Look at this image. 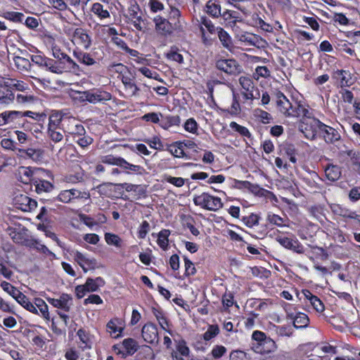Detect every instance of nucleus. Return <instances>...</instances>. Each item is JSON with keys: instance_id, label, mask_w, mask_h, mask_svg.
I'll return each instance as SVG.
<instances>
[{"instance_id": "nucleus-1", "label": "nucleus", "mask_w": 360, "mask_h": 360, "mask_svg": "<svg viewBox=\"0 0 360 360\" xmlns=\"http://www.w3.org/2000/svg\"><path fill=\"white\" fill-rule=\"evenodd\" d=\"M271 97L275 100L277 110L285 117L309 118L311 117L309 105L304 102L290 101L283 92L278 90L274 91Z\"/></svg>"}, {"instance_id": "nucleus-2", "label": "nucleus", "mask_w": 360, "mask_h": 360, "mask_svg": "<svg viewBox=\"0 0 360 360\" xmlns=\"http://www.w3.org/2000/svg\"><path fill=\"white\" fill-rule=\"evenodd\" d=\"M199 36L202 44L210 47L217 40V35L219 26H215L212 21L207 16L202 15L198 20Z\"/></svg>"}, {"instance_id": "nucleus-3", "label": "nucleus", "mask_w": 360, "mask_h": 360, "mask_svg": "<svg viewBox=\"0 0 360 360\" xmlns=\"http://www.w3.org/2000/svg\"><path fill=\"white\" fill-rule=\"evenodd\" d=\"M239 84L241 86L240 94L243 103L251 105L254 100L259 98V91L252 79L249 77L242 76L239 78Z\"/></svg>"}, {"instance_id": "nucleus-4", "label": "nucleus", "mask_w": 360, "mask_h": 360, "mask_svg": "<svg viewBox=\"0 0 360 360\" xmlns=\"http://www.w3.org/2000/svg\"><path fill=\"white\" fill-rule=\"evenodd\" d=\"M193 203L202 209L209 211H217L223 207V202L219 197L214 196L203 192L193 197Z\"/></svg>"}, {"instance_id": "nucleus-5", "label": "nucleus", "mask_w": 360, "mask_h": 360, "mask_svg": "<svg viewBox=\"0 0 360 360\" xmlns=\"http://www.w3.org/2000/svg\"><path fill=\"white\" fill-rule=\"evenodd\" d=\"M153 22L156 32L160 35L165 37L171 36L175 31L181 32L183 30V26L181 25L179 22H172L161 15L155 16Z\"/></svg>"}, {"instance_id": "nucleus-6", "label": "nucleus", "mask_w": 360, "mask_h": 360, "mask_svg": "<svg viewBox=\"0 0 360 360\" xmlns=\"http://www.w3.org/2000/svg\"><path fill=\"white\" fill-rule=\"evenodd\" d=\"M30 58L33 63L51 72L58 75L63 72V68L57 60L46 57L42 52L39 51L37 54L32 55Z\"/></svg>"}, {"instance_id": "nucleus-7", "label": "nucleus", "mask_w": 360, "mask_h": 360, "mask_svg": "<svg viewBox=\"0 0 360 360\" xmlns=\"http://www.w3.org/2000/svg\"><path fill=\"white\" fill-rule=\"evenodd\" d=\"M72 56L79 65L90 67L99 64L100 58L96 56L95 53L84 51L83 49L78 46L74 48Z\"/></svg>"}, {"instance_id": "nucleus-8", "label": "nucleus", "mask_w": 360, "mask_h": 360, "mask_svg": "<svg viewBox=\"0 0 360 360\" xmlns=\"http://www.w3.org/2000/svg\"><path fill=\"white\" fill-rule=\"evenodd\" d=\"M90 198L89 191H79L77 188H71L61 191L56 197V200L63 203H71L78 200H88Z\"/></svg>"}, {"instance_id": "nucleus-9", "label": "nucleus", "mask_w": 360, "mask_h": 360, "mask_svg": "<svg viewBox=\"0 0 360 360\" xmlns=\"http://www.w3.org/2000/svg\"><path fill=\"white\" fill-rule=\"evenodd\" d=\"M32 113L39 115L38 117L34 115L25 116L22 122L27 124V127H22L25 130L33 131L34 132H41L45 129L44 124L47 119V115L45 112H36L32 111Z\"/></svg>"}, {"instance_id": "nucleus-10", "label": "nucleus", "mask_w": 360, "mask_h": 360, "mask_svg": "<svg viewBox=\"0 0 360 360\" xmlns=\"http://www.w3.org/2000/svg\"><path fill=\"white\" fill-rule=\"evenodd\" d=\"M71 41L75 47L78 46L84 50H88L92 44V39L89 34V31L82 27H77L75 29L72 35Z\"/></svg>"}, {"instance_id": "nucleus-11", "label": "nucleus", "mask_w": 360, "mask_h": 360, "mask_svg": "<svg viewBox=\"0 0 360 360\" xmlns=\"http://www.w3.org/2000/svg\"><path fill=\"white\" fill-rule=\"evenodd\" d=\"M138 349V342L131 338H126L123 340L121 344H116L112 346L114 352L120 355L123 359H125L127 356L133 355Z\"/></svg>"}, {"instance_id": "nucleus-12", "label": "nucleus", "mask_w": 360, "mask_h": 360, "mask_svg": "<svg viewBox=\"0 0 360 360\" xmlns=\"http://www.w3.org/2000/svg\"><path fill=\"white\" fill-rule=\"evenodd\" d=\"M276 240L283 248L288 250H290L292 252L300 255L304 253V247L299 241V240L293 235L290 237L286 236L285 235H279L276 236Z\"/></svg>"}, {"instance_id": "nucleus-13", "label": "nucleus", "mask_w": 360, "mask_h": 360, "mask_svg": "<svg viewBox=\"0 0 360 360\" xmlns=\"http://www.w3.org/2000/svg\"><path fill=\"white\" fill-rule=\"evenodd\" d=\"M216 68L229 75H238L243 72L242 66L234 59H219L216 61Z\"/></svg>"}, {"instance_id": "nucleus-14", "label": "nucleus", "mask_w": 360, "mask_h": 360, "mask_svg": "<svg viewBox=\"0 0 360 360\" xmlns=\"http://www.w3.org/2000/svg\"><path fill=\"white\" fill-rule=\"evenodd\" d=\"M321 122L316 118L300 124V128L304 136L310 140L315 139L319 134Z\"/></svg>"}, {"instance_id": "nucleus-15", "label": "nucleus", "mask_w": 360, "mask_h": 360, "mask_svg": "<svg viewBox=\"0 0 360 360\" xmlns=\"http://www.w3.org/2000/svg\"><path fill=\"white\" fill-rule=\"evenodd\" d=\"M124 85V90L126 93L124 98H131L139 95L140 88L135 82V76L131 72L122 77L120 79Z\"/></svg>"}, {"instance_id": "nucleus-16", "label": "nucleus", "mask_w": 360, "mask_h": 360, "mask_svg": "<svg viewBox=\"0 0 360 360\" xmlns=\"http://www.w3.org/2000/svg\"><path fill=\"white\" fill-rule=\"evenodd\" d=\"M238 37L239 41L247 46H255L258 49H264L267 45V42L265 39L253 33L245 32L238 34Z\"/></svg>"}, {"instance_id": "nucleus-17", "label": "nucleus", "mask_w": 360, "mask_h": 360, "mask_svg": "<svg viewBox=\"0 0 360 360\" xmlns=\"http://www.w3.org/2000/svg\"><path fill=\"white\" fill-rule=\"evenodd\" d=\"M6 120H8V124H18L21 127H27V124L23 121L25 116H29L30 115H34L37 117L39 115L34 114L30 110L18 111V110H8L5 111Z\"/></svg>"}, {"instance_id": "nucleus-18", "label": "nucleus", "mask_w": 360, "mask_h": 360, "mask_svg": "<svg viewBox=\"0 0 360 360\" xmlns=\"http://www.w3.org/2000/svg\"><path fill=\"white\" fill-rule=\"evenodd\" d=\"M72 255L75 261L82 267L84 272L96 268L97 262L96 259L89 258L78 250L73 251Z\"/></svg>"}, {"instance_id": "nucleus-19", "label": "nucleus", "mask_w": 360, "mask_h": 360, "mask_svg": "<svg viewBox=\"0 0 360 360\" xmlns=\"http://www.w3.org/2000/svg\"><path fill=\"white\" fill-rule=\"evenodd\" d=\"M124 329V321L118 317L111 319L106 324V331L113 338H119L122 336Z\"/></svg>"}, {"instance_id": "nucleus-20", "label": "nucleus", "mask_w": 360, "mask_h": 360, "mask_svg": "<svg viewBox=\"0 0 360 360\" xmlns=\"http://www.w3.org/2000/svg\"><path fill=\"white\" fill-rule=\"evenodd\" d=\"M89 98V103H104L106 101L111 100L112 94L101 88H94L89 90L87 94Z\"/></svg>"}, {"instance_id": "nucleus-21", "label": "nucleus", "mask_w": 360, "mask_h": 360, "mask_svg": "<svg viewBox=\"0 0 360 360\" xmlns=\"http://www.w3.org/2000/svg\"><path fill=\"white\" fill-rule=\"evenodd\" d=\"M63 131L69 134L73 139L74 136H82V133L85 132V129L75 118L68 117L66 120L65 126H63Z\"/></svg>"}, {"instance_id": "nucleus-22", "label": "nucleus", "mask_w": 360, "mask_h": 360, "mask_svg": "<svg viewBox=\"0 0 360 360\" xmlns=\"http://www.w3.org/2000/svg\"><path fill=\"white\" fill-rule=\"evenodd\" d=\"M119 188L125 189L127 192H131L132 198L134 200H140L145 198L147 195L146 189L143 186L140 184H132L129 183L117 184Z\"/></svg>"}, {"instance_id": "nucleus-23", "label": "nucleus", "mask_w": 360, "mask_h": 360, "mask_svg": "<svg viewBox=\"0 0 360 360\" xmlns=\"http://www.w3.org/2000/svg\"><path fill=\"white\" fill-rule=\"evenodd\" d=\"M141 335L148 343L155 344L158 343V331L155 324L153 323H146L141 330Z\"/></svg>"}, {"instance_id": "nucleus-24", "label": "nucleus", "mask_w": 360, "mask_h": 360, "mask_svg": "<svg viewBox=\"0 0 360 360\" xmlns=\"http://www.w3.org/2000/svg\"><path fill=\"white\" fill-rule=\"evenodd\" d=\"M14 200L17 207L23 212H31L37 206L35 200L24 194L16 195Z\"/></svg>"}, {"instance_id": "nucleus-25", "label": "nucleus", "mask_w": 360, "mask_h": 360, "mask_svg": "<svg viewBox=\"0 0 360 360\" xmlns=\"http://www.w3.org/2000/svg\"><path fill=\"white\" fill-rule=\"evenodd\" d=\"M324 141L328 143H333L340 139L339 132L332 127L326 125L321 122L319 134Z\"/></svg>"}, {"instance_id": "nucleus-26", "label": "nucleus", "mask_w": 360, "mask_h": 360, "mask_svg": "<svg viewBox=\"0 0 360 360\" xmlns=\"http://www.w3.org/2000/svg\"><path fill=\"white\" fill-rule=\"evenodd\" d=\"M52 51L53 57L59 60H65L73 72H78L81 71V68L76 61L66 53L62 51L60 49L54 47L53 48Z\"/></svg>"}, {"instance_id": "nucleus-27", "label": "nucleus", "mask_w": 360, "mask_h": 360, "mask_svg": "<svg viewBox=\"0 0 360 360\" xmlns=\"http://www.w3.org/2000/svg\"><path fill=\"white\" fill-rule=\"evenodd\" d=\"M252 339L256 341L259 345H268L269 349L264 352L269 353L274 351L276 348V342L269 337H266L265 333L260 330H255L252 334Z\"/></svg>"}, {"instance_id": "nucleus-28", "label": "nucleus", "mask_w": 360, "mask_h": 360, "mask_svg": "<svg viewBox=\"0 0 360 360\" xmlns=\"http://www.w3.org/2000/svg\"><path fill=\"white\" fill-rule=\"evenodd\" d=\"M181 123V118L179 115H165L161 113L159 127L163 129L168 130L172 127H179Z\"/></svg>"}, {"instance_id": "nucleus-29", "label": "nucleus", "mask_w": 360, "mask_h": 360, "mask_svg": "<svg viewBox=\"0 0 360 360\" xmlns=\"http://www.w3.org/2000/svg\"><path fill=\"white\" fill-rule=\"evenodd\" d=\"M18 152L22 157L31 159L34 162L41 161L44 155V151L41 148H19Z\"/></svg>"}, {"instance_id": "nucleus-30", "label": "nucleus", "mask_w": 360, "mask_h": 360, "mask_svg": "<svg viewBox=\"0 0 360 360\" xmlns=\"http://www.w3.org/2000/svg\"><path fill=\"white\" fill-rule=\"evenodd\" d=\"M292 321L293 327L297 329H304L308 327L310 320L309 316L302 312H295L289 315Z\"/></svg>"}, {"instance_id": "nucleus-31", "label": "nucleus", "mask_w": 360, "mask_h": 360, "mask_svg": "<svg viewBox=\"0 0 360 360\" xmlns=\"http://www.w3.org/2000/svg\"><path fill=\"white\" fill-rule=\"evenodd\" d=\"M184 142L181 141H175L169 145L168 150L175 158H185L186 159L197 160L195 158H192L191 154H188L184 152Z\"/></svg>"}, {"instance_id": "nucleus-32", "label": "nucleus", "mask_w": 360, "mask_h": 360, "mask_svg": "<svg viewBox=\"0 0 360 360\" xmlns=\"http://www.w3.org/2000/svg\"><path fill=\"white\" fill-rule=\"evenodd\" d=\"M203 11L212 18H218L221 15V7L218 0H209L207 1Z\"/></svg>"}, {"instance_id": "nucleus-33", "label": "nucleus", "mask_w": 360, "mask_h": 360, "mask_svg": "<svg viewBox=\"0 0 360 360\" xmlns=\"http://www.w3.org/2000/svg\"><path fill=\"white\" fill-rule=\"evenodd\" d=\"M15 101V93L13 92L8 85L4 82L0 86V105H7Z\"/></svg>"}, {"instance_id": "nucleus-34", "label": "nucleus", "mask_w": 360, "mask_h": 360, "mask_svg": "<svg viewBox=\"0 0 360 360\" xmlns=\"http://www.w3.org/2000/svg\"><path fill=\"white\" fill-rule=\"evenodd\" d=\"M48 120L49 123L47 128H61L63 129V126H65L66 123L67 118H63L61 112L52 110Z\"/></svg>"}, {"instance_id": "nucleus-35", "label": "nucleus", "mask_w": 360, "mask_h": 360, "mask_svg": "<svg viewBox=\"0 0 360 360\" xmlns=\"http://www.w3.org/2000/svg\"><path fill=\"white\" fill-rule=\"evenodd\" d=\"M239 96L238 94L236 93H233V101L231 105V107L229 108H220L221 114L224 116H227L228 115L232 117L239 116L241 113V108L239 103Z\"/></svg>"}, {"instance_id": "nucleus-36", "label": "nucleus", "mask_w": 360, "mask_h": 360, "mask_svg": "<svg viewBox=\"0 0 360 360\" xmlns=\"http://www.w3.org/2000/svg\"><path fill=\"white\" fill-rule=\"evenodd\" d=\"M71 297L69 295L63 293L59 299L48 297L47 301L54 307L64 310L68 312L70 310V307L68 304L69 300Z\"/></svg>"}, {"instance_id": "nucleus-37", "label": "nucleus", "mask_w": 360, "mask_h": 360, "mask_svg": "<svg viewBox=\"0 0 360 360\" xmlns=\"http://www.w3.org/2000/svg\"><path fill=\"white\" fill-rule=\"evenodd\" d=\"M236 183L243 188H248L255 195L259 197L266 196V193H271L268 190L260 187L259 185L252 184L248 181H237Z\"/></svg>"}, {"instance_id": "nucleus-38", "label": "nucleus", "mask_w": 360, "mask_h": 360, "mask_svg": "<svg viewBox=\"0 0 360 360\" xmlns=\"http://www.w3.org/2000/svg\"><path fill=\"white\" fill-rule=\"evenodd\" d=\"M120 167L127 174H136L143 175L146 172L143 167L131 164L124 158H122Z\"/></svg>"}, {"instance_id": "nucleus-39", "label": "nucleus", "mask_w": 360, "mask_h": 360, "mask_svg": "<svg viewBox=\"0 0 360 360\" xmlns=\"http://www.w3.org/2000/svg\"><path fill=\"white\" fill-rule=\"evenodd\" d=\"M37 99V96L33 94L32 91H28L25 93H18L17 94H15V102L21 105H27L31 103H34Z\"/></svg>"}, {"instance_id": "nucleus-40", "label": "nucleus", "mask_w": 360, "mask_h": 360, "mask_svg": "<svg viewBox=\"0 0 360 360\" xmlns=\"http://www.w3.org/2000/svg\"><path fill=\"white\" fill-rule=\"evenodd\" d=\"M34 186L35 191L40 194L43 192H49L53 188V184L50 181L36 177L31 184Z\"/></svg>"}, {"instance_id": "nucleus-41", "label": "nucleus", "mask_w": 360, "mask_h": 360, "mask_svg": "<svg viewBox=\"0 0 360 360\" xmlns=\"http://www.w3.org/2000/svg\"><path fill=\"white\" fill-rule=\"evenodd\" d=\"M30 247L36 250L39 253L49 257L51 259H56V254L51 251L45 245L41 244L37 239H32L30 241Z\"/></svg>"}, {"instance_id": "nucleus-42", "label": "nucleus", "mask_w": 360, "mask_h": 360, "mask_svg": "<svg viewBox=\"0 0 360 360\" xmlns=\"http://www.w3.org/2000/svg\"><path fill=\"white\" fill-rule=\"evenodd\" d=\"M15 300L26 310L32 314H39L38 309H37L36 307L34 306V302H30V299L22 292L19 293L18 296H17Z\"/></svg>"}, {"instance_id": "nucleus-43", "label": "nucleus", "mask_w": 360, "mask_h": 360, "mask_svg": "<svg viewBox=\"0 0 360 360\" xmlns=\"http://www.w3.org/2000/svg\"><path fill=\"white\" fill-rule=\"evenodd\" d=\"M84 284L88 292H92L98 291L101 287L105 285V282L102 277L98 276L95 278H87Z\"/></svg>"}, {"instance_id": "nucleus-44", "label": "nucleus", "mask_w": 360, "mask_h": 360, "mask_svg": "<svg viewBox=\"0 0 360 360\" xmlns=\"http://www.w3.org/2000/svg\"><path fill=\"white\" fill-rule=\"evenodd\" d=\"M219 38L224 48L231 50L233 47V41L229 34L221 27H219L217 38Z\"/></svg>"}, {"instance_id": "nucleus-45", "label": "nucleus", "mask_w": 360, "mask_h": 360, "mask_svg": "<svg viewBox=\"0 0 360 360\" xmlns=\"http://www.w3.org/2000/svg\"><path fill=\"white\" fill-rule=\"evenodd\" d=\"M341 168L338 165L330 164L325 168L326 178L330 181H335L341 176Z\"/></svg>"}, {"instance_id": "nucleus-46", "label": "nucleus", "mask_w": 360, "mask_h": 360, "mask_svg": "<svg viewBox=\"0 0 360 360\" xmlns=\"http://www.w3.org/2000/svg\"><path fill=\"white\" fill-rule=\"evenodd\" d=\"M253 116L256 121L264 124H269L273 120V117L269 112L259 108L253 110Z\"/></svg>"}, {"instance_id": "nucleus-47", "label": "nucleus", "mask_w": 360, "mask_h": 360, "mask_svg": "<svg viewBox=\"0 0 360 360\" xmlns=\"http://www.w3.org/2000/svg\"><path fill=\"white\" fill-rule=\"evenodd\" d=\"M6 82L12 91L15 90L20 93H25L28 91H31L29 85L23 81L18 80L16 79H10Z\"/></svg>"}, {"instance_id": "nucleus-48", "label": "nucleus", "mask_w": 360, "mask_h": 360, "mask_svg": "<svg viewBox=\"0 0 360 360\" xmlns=\"http://www.w3.org/2000/svg\"><path fill=\"white\" fill-rule=\"evenodd\" d=\"M91 12L93 13L99 20H103L110 17L108 9L104 8V6L100 3H94L91 8Z\"/></svg>"}, {"instance_id": "nucleus-49", "label": "nucleus", "mask_w": 360, "mask_h": 360, "mask_svg": "<svg viewBox=\"0 0 360 360\" xmlns=\"http://www.w3.org/2000/svg\"><path fill=\"white\" fill-rule=\"evenodd\" d=\"M13 61L15 66L19 72L30 71L32 64L29 59L21 56H14Z\"/></svg>"}, {"instance_id": "nucleus-50", "label": "nucleus", "mask_w": 360, "mask_h": 360, "mask_svg": "<svg viewBox=\"0 0 360 360\" xmlns=\"http://www.w3.org/2000/svg\"><path fill=\"white\" fill-rule=\"evenodd\" d=\"M171 231L169 229H162L158 233L157 243L163 250H167L169 247V237Z\"/></svg>"}, {"instance_id": "nucleus-51", "label": "nucleus", "mask_w": 360, "mask_h": 360, "mask_svg": "<svg viewBox=\"0 0 360 360\" xmlns=\"http://www.w3.org/2000/svg\"><path fill=\"white\" fill-rule=\"evenodd\" d=\"M153 314L158 320L160 327L165 331L168 332L170 335H172V330H167L166 328V327L169 326V321L165 316L164 311L161 309L153 308Z\"/></svg>"}, {"instance_id": "nucleus-52", "label": "nucleus", "mask_w": 360, "mask_h": 360, "mask_svg": "<svg viewBox=\"0 0 360 360\" xmlns=\"http://www.w3.org/2000/svg\"><path fill=\"white\" fill-rule=\"evenodd\" d=\"M34 304L37 309H38L41 312V316L47 320H50V315L49 312V307L45 301L40 297H35L34 299Z\"/></svg>"}, {"instance_id": "nucleus-53", "label": "nucleus", "mask_w": 360, "mask_h": 360, "mask_svg": "<svg viewBox=\"0 0 360 360\" xmlns=\"http://www.w3.org/2000/svg\"><path fill=\"white\" fill-rule=\"evenodd\" d=\"M19 174L20 181L25 184H32L37 177L30 167H22L19 171Z\"/></svg>"}, {"instance_id": "nucleus-54", "label": "nucleus", "mask_w": 360, "mask_h": 360, "mask_svg": "<svg viewBox=\"0 0 360 360\" xmlns=\"http://www.w3.org/2000/svg\"><path fill=\"white\" fill-rule=\"evenodd\" d=\"M168 20L172 22H179L181 25L184 27V20L181 16V13L179 8L174 6H169V10L167 12Z\"/></svg>"}, {"instance_id": "nucleus-55", "label": "nucleus", "mask_w": 360, "mask_h": 360, "mask_svg": "<svg viewBox=\"0 0 360 360\" xmlns=\"http://www.w3.org/2000/svg\"><path fill=\"white\" fill-rule=\"evenodd\" d=\"M229 127L233 131L238 133L241 136L249 139H252V134L246 127L240 125L234 121L230 122Z\"/></svg>"}, {"instance_id": "nucleus-56", "label": "nucleus", "mask_w": 360, "mask_h": 360, "mask_svg": "<svg viewBox=\"0 0 360 360\" xmlns=\"http://www.w3.org/2000/svg\"><path fill=\"white\" fill-rule=\"evenodd\" d=\"M261 217L259 214L251 213L247 216H243L241 221L248 228H252L259 224Z\"/></svg>"}, {"instance_id": "nucleus-57", "label": "nucleus", "mask_w": 360, "mask_h": 360, "mask_svg": "<svg viewBox=\"0 0 360 360\" xmlns=\"http://www.w3.org/2000/svg\"><path fill=\"white\" fill-rule=\"evenodd\" d=\"M104 238L106 243L109 245H113L118 248H120L122 245V240L117 234L112 233H105L104 235Z\"/></svg>"}, {"instance_id": "nucleus-58", "label": "nucleus", "mask_w": 360, "mask_h": 360, "mask_svg": "<svg viewBox=\"0 0 360 360\" xmlns=\"http://www.w3.org/2000/svg\"><path fill=\"white\" fill-rule=\"evenodd\" d=\"M72 140L82 148L90 146L94 141L93 138L88 135L86 131L82 133V136H74Z\"/></svg>"}, {"instance_id": "nucleus-59", "label": "nucleus", "mask_w": 360, "mask_h": 360, "mask_svg": "<svg viewBox=\"0 0 360 360\" xmlns=\"http://www.w3.org/2000/svg\"><path fill=\"white\" fill-rule=\"evenodd\" d=\"M116 184H114L112 183H103L97 186L98 192L101 195L111 198L113 196V187H117Z\"/></svg>"}, {"instance_id": "nucleus-60", "label": "nucleus", "mask_w": 360, "mask_h": 360, "mask_svg": "<svg viewBox=\"0 0 360 360\" xmlns=\"http://www.w3.org/2000/svg\"><path fill=\"white\" fill-rule=\"evenodd\" d=\"M110 70L118 74L117 78L120 79L122 77L128 74L130 71L129 68L122 63H113L110 65Z\"/></svg>"}, {"instance_id": "nucleus-61", "label": "nucleus", "mask_w": 360, "mask_h": 360, "mask_svg": "<svg viewBox=\"0 0 360 360\" xmlns=\"http://www.w3.org/2000/svg\"><path fill=\"white\" fill-rule=\"evenodd\" d=\"M61 128H47V136L53 142L58 143L63 140V134Z\"/></svg>"}, {"instance_id": "nucleus-62", "label": "nucleus", "mask_w": 360, "mask_h": 360, "mask_svg": "<svg viewBox=\"0 0 360 360\" xmlns=\"http://www.w3.org/2000/svg\"><path fill=\"white\" fill-rule=\"evenodd\" d=\"M347 72L343 70H338L334 72V77L340 80L342 87L349 86L352 84L350 79L347 78Z\"/></svg>"}, {"instance_id": "nucleus-63", "label": "nucleus", "mask_w": 360, "mask_h": 360, "mask_svg": "<svg viewBox=\"0 0 360 360\" xmlns=\"http://www.w3.org/2000/svg\"><path fill=\"white\" fill-rule=\"evenodd\" d=\"M0 286L3 288V290L9 294L13 298L15 299L17 296H18L19 293L21 292L15 286L11 285L10 283L3 281L0 283Z\"/></svg>"}, {"instance_id": "nucleus-64", "label": "nucleus", "mask_w": 360, "mask_h": 360, "mask_svg": "<svg viewBox=\"0 0 360 360\" xmlns=\"http://www.w3.org/2000/svg\"><path fill=\"white\" fill-rule=\"evenodd\" d=\"M221 16L229 24H235L239 18V13L235 11L226 10L221 13Z\"/></svg>"}]
</instances>
